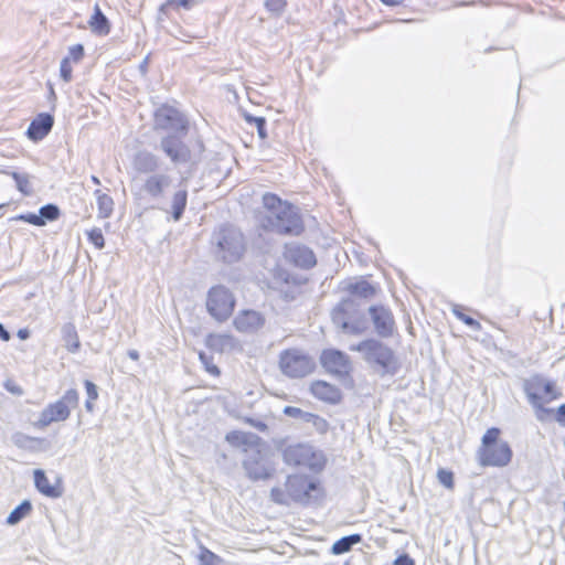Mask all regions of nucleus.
<instances>
[{
  "mask_svg": "<svg viewBox=\"0 0 565 565\" xmlns=\"http://www.w3.org/2000/svg\"><path fill=\"white\" fill-rule=\"evenodd\" d=\"M179 4L183 8L190 9L194 6L195 0H178Z\"/></svg>",
  "mask_w": 565,
  "mask_h": 565,
  "instance_id": "nucleus-56",
  "label": "nucleus"
},
{
  "mask_svg": "<svg viewBox=\"0 0 565 565\" xmlns=\"http://www.w3.org/2000/svg\"><path fill=\"white\" fill-rule=\"evenodd\" d=\"M154 122L157 128L172 131V134L186 135L188 132V120L185 117L178 109L168 105L157 109Z\"/></svg>",
  "mask_w": 565,
  "mask_h": 565,
  "instance_id": "nucleus-13",
  "label": "nucleus"
},
{
  "mask_svg": "<svg viewBox=\"0 0 565 565\" xmlns=\"http://www.w3.org/2000/svg\"><path fill=\"white\" fill-rule=\"evenodd\" d=\"M282 454V460L286 465L292 467H302L318 472L324 468L326 457L321 450L306 443L290 444L284 447L278 446Z\"/></svg>",
  "mask_w": 565,
  "mask_h": 565,
  "instance_id": "nucleus-5",
  "label": "nucleus"
},
{
  "mask_svg": "<svg viewBox=\"0 0 565 565\" xmlns=\"http://www.w3.org/2000/svg\"><path fill=\"white\" fill-rule=\"evenodd\" d=\"M212 244L216 247V256L224 263L238 262L245 252V238L233 225H223L212 235Z\"/></svg>",
  "mask_w": 565,
  "mask_h": 565,
  "instance_id": "nucleus-4",
  "label": "nucleus"
},
{
  "mask_svg": "<svg viewBox=\"0 0 565 565\" xmlns=\"http://www.w3.org/2000/svg\"><path fill=\"white\" fill-rule=\"evenodd\" d=\"M279 367L284 375L300 379L315 370V362L301 350L288 349L279 354Z\"/></svg>",
  "mask_w": 565,
  "mask_h": 565,
  "instance_id": "nucleus-10",
  "label": "nucleus"
},
{
  "mask_svg": "<svg viewBox=\"0 0 565 565\" xmlns=\"http://www.w3.org/2000/svg\"><path fill=\"white\" fill-rule=\"evenodd\" d=\"M369 312L376 333L382 338L391 337L395 328V321L391 310L383 306H372Z\"/></svg>",
  "mask_w": 565,
  "mask_h": 565,
  "instance_id": "nucleus-15",
  "label": "nucleus"
},
{
  "mask_svg": "<svg viewBox=\"0 0 565 565\" xmlns=\"http://www.w3.org/2000/svg\"><path fill=\"white\" fill-rule=\"evenodd\" d=\"M84 384L86 388L87 399L96 401L98 398L97 386L88 380H86Z\"/></svg>",
  "mask_w": 565,
  "mask_h": 565,
  "instance_id": "nucleus-49",
  "label": "nucleus"
},
{
  "mask_svg": "<svg viewBox=\"0 0 565 565\" xmlns=\"http://www.w3.org/2000/svg\"><path fill=\"white\" fill-rule=\"evenodd\" d=\"M89 242L98 249L104 248L105 239L100 228H93L87 233Z\"/></svg>",
  "mask_w": 565,
  "mask_h": 565,
  "instance_id": "nucleus-42",
  "label": "nucleus"
},
{
  "mask_svg": "<svg viewBox=\"0 0 565 565\" xmlns=\"http://www.w3.org/2000/svg\"><path fill=\"white\" fill-rule=\"evenodd\" d=\"M236 344L235 338L227 333H210L205 338V345L220 353L233 350Z\"/></svg>",
  "mask_w": 565,
  "mask_h": 565,
  "instance_id": "nucleus-24",
  "label": "nucleus"
},
{
  "mask_svg": "<svg viewBox=\"0 0 565 565\" xmlns=\"http://www.w3.org/2000/svg\"><path fill=\"white\" fill-rule=\"evenodd\" d=\"M543 385V376L542 375H533L530 379L524 380L523 390L530 402V404L535 408L537 419L543 420V416L541 413H548V409L544 408L542 396L540 393L542 392Z\"/></svg>",
  "mask_w": 565,
  "mask_h": 565,
  "instance_id": "nucleus-17",
  "label": "nucleus"
},
{
  "mask_svg": "<svg viewBox=\"0 0 565 565\" xmlns=\"http://www.w3.org/2000/svg\"><path fill=\"white\" fill-rule=\"evenodd\" d=\"M320 361L329 373L344 375L350 371L349 358L339 350H324L320 356Z\"/></svg>",
  "mask_w": 565,
  "mask_h": 565,
  "instance_id": "nucleus-16",
  "label": "nucleus"
},
{
  "mask_svg": "<svg viewBox=\"0 0 565 565\" xmlns=\"http://www.w3.org/2000/svg\"><path fill=\"white\" fill-rule=\"evenodd\" d=\"M438 481L447 489H454V473L450 470L439 469L437 472Z\"/></svg>",
  "mask_w": 565,
  "mask_h": 565,
  "instance_id": "nucleus-44",
  "label": "nucleus"
},
{
  "mask_svg": "<svg viewBox=\"0 0 565 565\" xmlns=\"http://www.w3.org/2000/svg\"><path fill=\"white\" fill-rule=\"evenodd\" d=\"M43 225H45L46 221H55L60 216V209L55 204H46L42 206L39 211Z\"/></svg>",
  "mask_w": 565,
  "mask_h": 565,
  "instance_id": "nucleus-35",
  "label": "nucleus"
},
{
  "mask_svg": "<svg viewBox=\"0 0 565 565\" xmlns=\"http://www.w3.org/2000/svg\"><path fill=\"white\" fill-rule=\"evenodd\" d=\"M97 201L98 216L102 218H108L114 211V200L100 190L94 192Z\"/></svg>",
  "mask_w": 565,
  "mask_h": 565,
  "instance_id": "nucleus-30",
  "label": "nucleus"
},
{
  "mask_svg": "<svg viewBox=\"0 0 565 565\" xmlns=\"http://www.w3.org/2000/svg\"><path fill=\"white\" fill-rule=\"evenodd\" d=\"M61 334L68 352L76 353L81 349L77 330L73 322L64 323L61 328Z\"/></svg>",
  "mask_w": 565,
  "mask_h": 565,
  "instance_id": "nucleus-28",
  "label": "nucleus"
},
{
  "mask_svg": "<svg viewBox=\"0 0 565 565\" xmlns=\"http://www.w3.org/2000/svg\"><path fill=\"white\" fill-rule=\"evenodd\" d=\"M305 416L306 423L311 424L320 434H324L329 429V423L319 415L309 413L308 415Z\"/></svg>",
  "mask_w": 565,
  "mask_h": 565,
  "instance_id": "nucleus-39",
  "label": "nucleus"
},
{
  "mask_svg": "<svg viewBox=\"0 0 565 565\" xmlns=\"http://www.w3.org/2000/svg\"><path fill=\"white\" fill-rule=\"evenodd\" d=\"M270 499L277 504L281 505H289L290 504V495L286 490H282L281 488L275 487L270 490Z\"/></svg>",
  "mask_w": 565,
  "mask_h": 565,
  "instance_id": "nucleus-40",
  "label": "nucleus"
},
{
  "mask_svg": "<svg viewBox=\"0 0 565 565\" xmlns=\"http://www.w3.org/2000/svg\"><path fill=\"white\" fill-rule=\"evenodd\" d=\"M53 125V116L47 113H41L31 121L26 135L32 141H40L49 135Z\"/></svg>",
  "mask_w": 565,
  "mask_h": 565,
  "instance_id": "nucleus-21",
  "label": "nucleus"
},
{
  "mask_svg": "<svg viewBox=\"0 0 565 565\" xmlns=\"http://www.w3.org/2000/svg\"><path fill=\"white\" fill-rule=\"evenodd\" d=\"M188 192L185 189H180L174 192L171 200V213L174 221L181 220L183 212L186 207Z\"/></svg>",
  "mask_w": 565,
  "mask_h": 565,
  "instance_id": "nucleus-29",
  "label": "nucleus"
},
{
  "mask_svg": "<svg viewBox=\"0 0 565 565\" xmlns=\"http://www.w3.org/2000/svg\"><path fill=\"white\" fill-rule=\"evenodd\" d=\"M17 220L24 221L26 223H30L32 225L36 226H43V222L41 220L40 214L29 213V214H21L17 217Z\"/></svg>",
  "mask_w": 565,
  "mask_h": 565,
  "instance_id": "nucleus-48",
  "label": "nucleus"
},
{
  "mask_svg": "<svg viewBox=\"0 0 565 565\" xmlns=\"http://www.w3.org/2000/svg\"><path fill=\"white\" fill-rule=\"evenodd\" d=\"M160 164V158L148 150L137 151L131 160L134 171L138 174H146V177L157 173Z\"/></svg>",
  "mask_w": 565,
  "mask_h": 565,
  "instance_id": "nucleus-18",
  "label": "nucleus"
},
{
  "mask_svg": "<svg viewBox=\"0 0 565 565\" xmlns=\"http://www.w3.org/2000/svg\"><path fill=\"white\" fill-rule=\"evenodd\" d=\"M10 333L9 331L4 328V326L2 323H0V339L2 341H9L10 340Z\"/></svg>",
  "mask_w": 565,
  "mask_h": 565,
  "instance_id": "nucleus-54",
  "label": "nucleus"
},
{
  "mask_svg": "<svg viewBox=\"0 0 565 565\" xmlns=\"http://www.w3.org/2000/svg\"><path fill=\"white\" fill-rule=\"evenodd\" d=\"M332 322L345 333L361 334L366 330V320L361 303L353 297L343 299L331 313Z\"/></svg>",
  "mask_w": 565,
  "mask_h": 565,
  "instance_id": "nucleus-6",
  "label": "nucleus"
},
{
  "mask_svg": "<svg viewBox=\"0 0 565 565\" xmlns=\"http://www.w3.org/2000/svg\"><path fill=\"white\" fill-rule=\"evenodd\" d=\"M199 359L201 363L204 365L205 370L212 374V375H218L220 370L218 367L213 363V358L205 354L204 352L199 353Z\"/></svg>",
  "mask_w": 565,
  "mask_h": 565,
  "instance_id": "nucleus-43",
  "label": "nucleus"
},
{
  "mask_svg": "<svg viewBox=\"0 0 565 565\" xmlns=\"http://www.w3.org/2000/svg\"><path fill=\"white\" fill-rule=\"evenodd\" d=\"M90 180H92V182H93L94 184H96V185H99V184H100V181H99V179H98L96 175H92V177H90Z\"/></svg>",
  "mask_w": 565,
  "mask_h": 565,
  "instance_id": "nucleus-61",
  "label": "nucleus"
},
{
  "mask_svg": "<svg viewBox=\"0 0 565 565\" xmlns=\"http://www.w3.org/2000/svg\"><path fill=\"white\" fill-rule=\"evenodd\" d=\"M284 414L289 416V417L299 418V419L306 422V416L305 415H308L309 413L305 412V411H302L301 408H298V407L286 406L284 408Z\"/></svg>",
  "mask_w": 565,
  "mask_h": 565,
  "instance_id": "nucleus-46",
  "label": "nucleus"
},
{
  "mask_svg": "<svg viewBox=\"0 0 565 565\" xmlns=\"http://www.w3.org/2000/svg\"><path fill=\"white\" fill-rule=\"evenodd\" d=\"M127 354L134 361L139 359V352L137 350H129Z\"/></svg>",
  "mask_w": 565,
  "mask_h": 565,
  "instance_id": "nucleus-59",
  "label": "nucleus"
},
{
  "mask_svg": "<svg viewBox=\"0 0 565 565\" xmlns=\"http://www.w3.org/2000/svg\"><path fill=\"white\" fill-rule=\"evenodd\" d=\"M394 565H415V562L407 554H404L395 558Z\"/></svg>",
  "mask_w": 565,
  "mask_h": 565,
  "instance_id": "nucleus-52",
  "label": "nucleus"
},
{
  "mask_svg": "<svg viewBox=\"0 0 565 565\" xmlns=\"http://www.w3.org/2000/svg\"><path fill=\"white\" fill-rule=\"evenodd\" d=\"M244 422L247 423L248 425H250L252 427L256 428L259 431H266L267 428H268L266 423H264L260 419H255V418H252V417H245Z\"/></svg>",
  "mask_w": 565,
  "mask_h": 565,
  "instance_id": "nucleus-50",
  "label": "nucleus"
},
{
  "mask_svg": "<svg viewBox=\"0 0 565 565\" xmlns=\"http://www.w3.org/2000/svg\"><path fill=\"white\" fill-rule=\"evenodd\" d=\"M244 118L248 124H255L260 139L267 138L266 119L264 117H255L250 114H245Z\"/></svg>",
  "mask_w": 565,
  "mask_h": 565,
  "instance_id": "nucleus-38",
  "label": "nucleus"
},
{
  "mask_svg": "<svg viewBox=\"0 0 565 565\" xmlns=\"http://www.w3.org/2000/svg\"><path fill=\"white\" fill-rule=\"evenodd\" d=\"M452 313L460 320L462 321L465 324H467L468 327H470L471 329L476 330V331H480L481 330V324L479 321H477L476 319L465 315L462 311H461V308L459 305H455L452 307Z\"/></svg>",
  "mask_w": 565,
  "mask_h": 565,
  "instance_id": "nucleus-36",
  "label": "nucleus"
},
{
  "mask_svg": "<svg viewBox=\"0 0 565 565\" xmlns=\"http://www.w3.org/2000/svg\"><path fill=\"white\" fill-rule=\"evenodd\" d=\"M34 484L39 492L52 499H57L63 495V487L60 479L55 484H51L45 472L41 469L34 470Z\"/></svg>",
  "mask_w": 565,
  "mask_h": 565,
  "instance_id": "nucleus-22",
  "label": "nucleus"
},
{
  "mask_svg": "<svg viewBox=\"0 0 565 565\" xmlns=\"http://www.w3.org/2000/svg\"><path fill=\"white\" fill-rule=\"evenodd\" d=\"M12 443L21 449L29 451H41L45 449V439L32 437L23 433H15L12 435Z\"/></svg>",
  "mask_w": 565,
  "mask_h": 565,
  "instance_id": "nucleus-26",
  "label": "nucleus"
},
{
  "mask_svg": "<svg viewBox=\"0 0 565 565\" xmlns=\"http://www.w3.org/2000/svg\"><path fill=\"white\" fill-rule=\"evenodd\" d=\"M557 422L565 426V404L557 408Z\"/></svg>",
  "mask_w": 565,
  "mask_h": 565,
  "instance_id": "nucleus-53",
  "label": "nucleus"
},
{
  "mask_svg": "<svg viewBox=\"0 0 565 565\" xmlns=\"http://www.w3.org/2000/svg\"><path fill=\"white\" fill-rule=\"evenodd\" d=\"M475 2L473 1H470V2H461L460 6H466V4H473Z\"/></svg>",
  "mask_w": 565,
  "mask_h": 565,
  "instance_id": "nucleus-62",
  "label": "nucleus"
},
{
  "mask_svg": "<svg viewBox=\"0 0 565 565\" xmlns=\"http://www.w3.org/2000/svg\"><path fill=\"white\" fill-rule=\"evenodd\" d=\"M287 6L286 0H266L265 8L275 15H281Z\"/></svg>",
  "mask_w": 565,
  "mask_h": 565,
  "instance_id": "nucleus-41",
  "label": "nucleus"
},
{
  "mask_svg": "<svg viewBox=\"0 0 565 565\" xmlns=\"http://www.w3.org/2000/svg\"><path fill=\"white\" fill-rule=\"evenodd\" d=\"M32 511V504L30 501L24 500L15 509L11 511L7 518V523L10 525L18 524Z\"/></svg>",
  "mask_w": 565,
  "mask_h": 565,
  "instance_id": "nucleus-33",
  "label": "nucleus"
},
{
  "mask_svg": "<svg viewBox=\"0 0 565 565\" xmlns=\"http://www.w3.org/2000/svg\"><path fill=\"white\" fill-rule=\"evenodd\" d=\"M265 323L263 315L255 310H243L234 319L235 328L241 332H255Z\"/></svg>",
  "mask_w": 565,
  "mask_h": 565,
  "instance_id": "nucleus-20",
  "label": "nucleus"
},
{
  "mask_svg": "<svg viewBox=\"0 0 565 565\" xmlns=\"http://www.w3.org/2000/svg\"><path fill=\"white\" fill-rule=\"evenodd\" d=\"M184 135L169 134L160 140V149L173 164L186 163L191 159V150L183 142Z\"/></svg>",
  "mask_w": 565,
  "mask_h": 565,
  "instance_id": "nucleus-14",
  "label": "nucleus"
},
{
  "mask_svg": "<svg viewBox=\"0 0 565 565\" xmlns=\"http://www.w3.org/2000/svg\"><path fill=\"white\" fill-rule=\"evenodd\" d=\"M8 174L15 181L17 188L22 194L30 195L32 193L30 175L28 173L8 172Z\"/></svg>",
  "mask_w": 565,
  "mask_h": 565,
  "instance_id": "nucleus-34",
  "label": "nucleus"
},
{
  "mask_svg": "<svg viewBox=\"0 0 565 565\" xmlns=\"http://www.w3.org/2000/svg\"><path fill=\"white\" fill-rule=\"evenodd\" d=\"M172 184L171 175L167 173H153L143 179L135 177L131 183V193L134 198H149L158 201L166 196Z\"/></svg>",
  "mask_w": 565,
  "mask_h": 565,
  "instance_id": "nucleus-9",
  "label": "nucleus"
},
{
  "mask_svg": "<svg viewBox=\"0 0 565 565\" xmlns=\"http://www.w3.org/2000/svg\"><path fill=\"white\" fill-rule=\"evenodd\" d=\"M84 56V46L82 44L72 45L68 49L70 61L79 62Z\"/></svg>",
  "mask_w": 565,
  "mask_h": 565,
  "instance_id": "nucleus-47",
  "label": "nucleus"
},
{
  "mask_svg": "<svg viewBox=\"0 0 565 565\" xmlns=\"http://www.w3.org/2000/svg\"><path fill=\"white\" fill-rule=\"evenodd\" d=\"M242 466L246 477L252 481L267 480L276 471L275 463L262 443L256 447L244 448Z\"/></svg>",
  "mask_w": 565,
  "mask_h": 565,
  "instance_id": "nucleus-7",
  "label": "nucleus"
},
{
  "mask_svg": "<svg viewBox=\"0 0 565 565\" xmlns=\"http://www.w3.org/2000/svg\"><path fill=\"white\" fill-rule=\"evenodd\" d=\"M149 57L147 56L139 65L140 71L146 74L148 70Z\"/></svg>",
  "mask_w": 565,
  "mask_h": 565,
  "instance_id": "nucleus-57",
  "label": "nucleus"
},
{
  "mask_svg": "<svg viewBox=\"0 0 565 565\" xmlns=\"http://www.w3.org/2000/svg\"><path fill=\"white\" fill-rule=\"evenodd\" d=\"M500 429L489 428L482 436L478 449V461L483 467H505L512 460V449L504 440H499Z\"/></svg>",
  "mask_w": 565,
  "mask_h": 565,
  "instance_id": "nucleus-3",
  "label": "nucleus"
},
{
  "mask_svg": "<svg viewBox=\"0 0 565 565\" xmlns=\"http://www.w3.org/2000/svg\"><path fill=\"white\" fill-rule=\"evenodd\" d=\"M263 205L267 210V214L260 218L264 230L296 236L303 232L301 216L294 205L273 193L263 195Z\"/></svg>",
  "mask_w": 565,
  "mask_h": 565,
  "instance_id": "nucleus-1",
  "label": "nucleus"
},
{
  "mask_svg": "<svg viewBox=\"0 0 565 565\" xmlns=\"http://www.w3.org/2000/svg\"><path fill=\"white\" fill-rule=\"evenodd\" d=\"M60 74L64 82L68 83L72 81V66H71L70 57H64L61 61Z\"/></svg>",
  "mask_w": 565,
  "mask_h": 565,
  "instance_id": "nucleus-45",
  "label": "nucleus"
},
{
  "mask_svg": "<svg viewBox=\"0 0 565 565\" xmlns=\"http://www.w3.org/2000/svg\"><path fill=\"white\" fill-rule=\"evenodd\" d=\"M226 441H228L234 447H239L244 451V448L256 447L262 443V439L252 433L233 430L226 434Z\"/></svg>",
  "mask_w": 565,
  "mask_h": 565,
  "instance_id": "nucleus-25",
  "label": "nucleus"
},
{
  "mask_svg": "<svg viewBox=\"0 0 565 565\" xmlns=\"http://www.w3.org/2000/svg\"><path fill=\"white\" fill-rule=\"evenodd\" d=\"M88 24L92 32L97 35H108L110 32V23L98 4L95 6L94 13L89 19Z\"/></svg>",
  "mask_w": 565,
  "mask_h": 565,
  "instance_id": "nucleus-27",
  "label": "nucleus"
},
{
  "mask_svg": "<svg viewBox=\"0 0 565 565\" xmlns=\"http://www.w3.org/2000/svg\"><path fill=\"white\" fill-rule=\"evenodd\" d=\"M384 4L390 7L399 6L402 3V0H381Z\"/></svg>",
  "mask_w": 565,
  "mask_h": 565,
  "instance_id": "nucleus-58",
  "label": "nucleus"
},
{
  "mask_svg": "<svg viewBox=\"0 0 565 565\" xmlns=\"http://www.w3.org/2000/svg\"><path fill=\"white\" fill-rule=\"evenodd\" d=\"M351 351L362 353L363 359L382 375H394L398 371V362L393 350L375 339H367L350 347Z\"/></svg>",
  "mask_w": 565,
  "mask_h": 565,
  "instance_id": "nucleus-2",
  "label": "nucleus"
},
{
  "mask_svg": "<svg viewBox=\"0 0 565 565\" xmlns=\"http://www.w3.org/2000/svg\"><path fill=\"white\" fill-rule=\"evenodd\" d=\"M542 392H543L545 395L551 396V398H556V396H555V394H554V384H553V382L547 381V380H545L544 377H543Z\"/></svg>",
  "mask_w": 565,
  "mask_h": 565,
  "instance_id": "nucleus-51",
  "label": "nucleus"
},
{
  "mask_svg": "<svg viewBox=\"0 0 565 565\" xmlns=\"http://www.w3.org/2000/svg\"><path fill=\"white\" fill-rule=\"evenodd\" d=\"M285 487L290 495L291 501L302 504L309 503L319 491V484L316 480L303 475L288 476Z\"/></svg>",
  "mask_w": 565,
  "mask_h": 565,
  "instance_id": "nucleus-12",
  "label": "nucleus"
},
{
  "mask_svg": "<svg viewBox=\"0 0 565 565\" xmlns=\"http://www.w3.org/2000/svg\"><path fill=\"white\" fill-rule=\"evenodd\" d=\"M285 257L288 262L301 268H311L316 265L313 252L303 245L290 244L286 246Z\"/></svg>",
  "mask_w": 565,
  "mask_h": 565,
  "instance_id": "nucleus-19",
  "label": "nucleus"
},
{
  "mask_svg": "<svg viewBox=\"0 0 565 565\" xmlns=\"http://www.w3.org/2000/svg\"><path fill=\"white\" fill-rule=\"evenodd\" d=\"M222 558L207 550L206 547H201V552L199 555V565H220Z\"/></svg>",
  "mask_w": 565,
  "mask_h": 565,
  "instance_id": "nucleus-37",
  "label": "nucleus"
},
{
  "mask_svg": "<svg viewBox=\"0 0 565 565\" xmlns=\"http://www.w3.org/2000/svg\"><path fill=\"white\" fill-rule=\"evenodd\" d=\"M312 395L321 401L335 404L341 399V391L324 381H316L310 386Z\"/></svg>",
  "mask_w": 565,
  "mask_h": 565,
  "instance_id": "nucleus-23",
  "label": "nucleus"
},
{
  "mask_svg": "<svg viewBox=\"0 0 565 565\" xmlns=\"http://www.w3.org/2000/svg\"><path fill=\"white\" fill-rule=\"evenodd\" d=\"M17 335L20 340H26L30 338V330L28 328L19 329Z\"/></svg>",
  "mask_w": 565,
  "mask_h": 565,
  "instance_id": "nucleus-55",
  "label": "nucleus"
},
{
  "mask_svg": "<svg viewBox=\"0 0 565 565\" xmlns=\"http://www.w3.org/2000/svg\"><path fill=\"white\" fill-rule=\"evenodd\" d=\"M235 298L224 286H214L207 294L206 308L209 313L217 321H225L232 315Z\"/></svg>",
  "mask_w": 565,
  "mask_h": 565,
  "instance_id": "nucleus-11",
  "label": "nucleus"
},
{
  "mask_svg": "<svg viewBox=\"0 0 565 565\" xmlns=\"http://www.w3.org/2000/svg\"><path fill=\"white\" fill-rule=\"evenodd\" d=\"M94 402L93 399H86L85 402V408L87 412L92 413L94 411Z\"/></svg>",
  "mask_w": 565,
  "mask_h": 565,
  "instance_id": "nucleus-60",
  "label": "nucleus"
},
{
  "mask_svg": "<svg viewBox=\"0 0 565 565\" xmlns=\"http://www.w3.org/2000/svg\"><path fill=\"white\" fill-rule=\"evenodd\" d=\"M361 541L362 536L360 534L343 536L333 543L331 552L335 555L344 554L349 552L353 545L360 543Z\"/></svg>",
  "mask_w": 565,
  "mask_h": 565,
  "instance_id": "nucleus-31",
  "label": "nucleus"
},
{
  "mask_svg": "<svg viewBox=\"0 0 565 565\" xmlns=\"http://www.w3.org/2000/svg\"><path fill=\"white\" fill-rule=\"evenodd\" d=\"M79 403V394L75 388L67 390L61 398L54 403H50L40 413L36 426L44 428L52 423L65 422L72 409H75Z\"/></svg>",
  "mask_w": 565,
  "mask_h": 565,
  "instance_id": "nucleus-8",
  "label": "nucleus"
},
{
  "mask_svg": "<svg viewBox=\"0 0 565 565\" xmlns=\"http://www.w3.org/2000/svg\"><path fill=\"white\" fill-rule=\"evenodd\" d=\"M348 291L360 298L369 299L375 294V288L366 280H360L348 286Z\"/></svg>",
  "mask_w": 565,
  "mask_h": 565,
  "instance_id": "nucleus-32",
  "label": "nucleus"
}]
</instances>
